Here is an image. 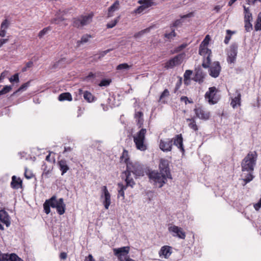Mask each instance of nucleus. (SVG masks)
<instances>
[{"instance_id": "obj_19", "label": "nucleus", "mask_w": 261, "mask_h": 261, "mask_svg": "<svg viewBox=\"0 0 261 261\" xmlns=\"http://www.w3.org/2000/svg\"><path fill=\"white\" fill-rule=\"evenodd\" d=\"M120 8V3L118 0H116L108 9L107 17L110 18L114 16V13Z\"/></svg>"}, {"instance_id": "obj_51", "label": "nucleus", "mask_w": 261, "mask_h": 261, "mask_svg": "<svg viewBox=\"0 0 261 261\" xmlns=\"http://www.w3.org/2000/svg\"><path fill=\"white\" fill-rule=\"evenodd\" d=\"M96 77V74L92 72H90L88 75L85 77V81L87 82H92V80Z\"/></svg>"}, {"instance_id": "obj_56", "label": "nucleus", "mask_w": 261, "mask_h": 261, "mask_svg": "<svg viewBox=\"0 0 261 261\" xmlns=\"http://www.w3.org/2000/svg\"><path fill=\"white\" fill-rule=\"evenodd\" d=\"M111 82V81L110 80L103 79L101 80L99 85L100 87L108 86V85H110Z\"/></svg>"}, {"instance_id": "obj_60", "label": "nucleus", "mask_w": 261, "mask_h": 261, "mask_svg": "<svg viewBox=\"0 0 261 261\" xmlns=\"http://www.w3.org/2000/svg\"><path fill=\"white\" fill-rule=\"evenodd\" d=\"M254 207L256 211H258L261 207V197L259 200L254 204Z\"/></svg>"}, {"instance_id": "obj_10", "label": "nucleus", "mask_w": 261, "mask_h": 261, "mask_svg": "<svg viewBox=\"0 0 261 261\" xmlns=\"http://www.w3.org/2000/svg\"><path fill=\"white\" fill-rule=\"evenodd\" d=\"M154 0H139L138 3L141 5L134 12L136 14H140L146 9L154 5Z\"/></svg>"}, {"instance_id": "obj_62", "label": "nucleus", "mask_w": 261, "mask_h": 261, "mask_svg": "<svg viewBox=\"0 0 261 261\" xmlns=\"http://www.w3.org/2000/svg\"><path fill=\"white\" fill-rule=\"evenodd\" d=\"M24 175L28 179H30L33 177V174L31 173H28L27 169H25Z\"/></svg>"}, {"instance_id": "obj_43", "label": "nucleus", "mask_w": 261, "mask_h": 261, "mask_svg": "<svg viewBox=\"0 0 261 261\" xmlns=\"http://www.w3.org/2000/svg\"><path fill=\"white\" fill-rule=\"evenodd\" d=\"M248 172V173L246 175L243 176V177H244L243 180L245 181L244 185L251 181L254 178V176L252 175L253 172Z\"/></svg>"}, {"instance_id": "obj_17", "label": "nucleus", "mask_w": 261, "mask_h": 261, "mask_svg": "<svg viewBox=\"0 0 261 261\" xmlns=\"http://www.w3.org/2000/svg\"><path fill=\"white\" fill-rule=\"evenodd\" d=\"M173 145L172 140L166 139L161 140L160 141V148L164 152H168L171 150Z\"/></svg>"}, {"instance_id": "obj_38", "label": "nucleus", "mask_w": 261, "mask_h": 261, "mask_svg": "<svg viewBox=\"0 0 261 261\" xmlns=\"http://www.w3.org/2000/svg\"><path fill=\"white\" fill-rule=\"evenodd\" d=\"M152 27L147 28L144 30H143L134 35V37L136 38H139L143 36L145 34L147 33L150 32L151 29H152Z\"/></svg>"}, {"instance_id": "obj_53", "label": "nucleus", "mask_w": 261, "mask_h": 261, "mask_svg": "<svg viewBox=\"0 0 261 261\" xmlns=\"http://www.w3.org/2000/svg\"><path fill=\"white\" fill-rule=\"evenodd\" d=\"M251 20H245V28L247 32H250L252 30V25L250 22Z\"/></svg>"}, {"instance_id": "obj_36", "label": "nucleus", "mask_w": 261, "mask_h": 261, "mask_svg": "<svg viewBox=\"0 0 261 261\" xmlns=\"http://www.w3.org/2000/svg\"><path fill=\"white\" fill-rule=\"evenodd\" d=\"M84 98L88 102H91L94 101V97L89 92L86 91L83 93Z\"/></svg>"}, {"instance_id": "obj_57", "label": "nucleus", "mask_w": 261, "mask_h": 261, "mask_svg": "<svg viewBox=\"0 0 261 261\" xmlns=\"http://www.w3.org/2000/svg\"><path fill=\"white\" fill-rule=\"evenodd\" d=\"M9 81L11 83L16 82L18 83L19 82V76L18 73H15L12 77L9 79Z\"/></svg>"}, {"instance_id": "obj_40", "label": "nucleus", "mask_w": 261, "mask_h": 261, "mask_svg": "<svg viewBox=\"0 0 261 261\" xmlns=\"http://www.w3.org/2000/svg\"><path fill=\"white\" fill-rule=\"evenodd\" d=\"M254 29L256 31L261 30V12H259L258 14Z\"/></svg>"}, {"instance_id": "obj_22", "label": "nucleus", "mask_w": 261, "mask_h": 261, "mask_svg": "<svg viewBox=\"0 0 261 261\" xmlns=\"http://www.w3.org/2000/svg\"><path fill=\"white\" fill-rule=\"evenodd\" d=\"M0 222L5 224L7 227L10 225L9 216L5 210H0Z\"/></svg>"}, {"instance_id": "obj_23", "label": "nucleus", "mask_w": 261, "mask_h": 261, "mask_svg": "<svg viewBox=\"0 0 261 261\" xmlns=\"http://www.w3.org/2000/svg\"><path fill=\"white\" fill-rule=\"evenodd\" d=\"M241 95L240 92L238 90H236L235 96L231 98L230 103V105L233 109L241 105Z\"/></svg>"}, {"instance_id": "obj_7", "label": "nucleus", "mask_w": 261, "mask_h": 261, "mask_svg": "<svg viewBox=\"0 0 261 261\" xmlns=\"http://www.w3.org/2000/svg\"><path fill=\"white\" fill-rule=\"evenodd\" d=\"M185 55V53L180 54L170 59L165 63V68L167 69H172L175 66L180 65L182 63Z\"/></svg>"}, {"instance_id": "obj_30", "label": "nucleus", "mask_w": 261, "mask_h": 261, "mask_svg": "<svg viewBox=\"0 0 261 261\" xmlns=\"http://www.w3.org/2000/svg\"><path fill=\"white\" fill-rule=\"evenodd\" d=\"M41 169L43 170L42 176L45 178H48L52 169L51 166H48L46 163H43L42 165Z\"/></svg>"}, {"instance_id": "obj_48", "label": "nucleus", "mask_w": 261, "mask_h": 261, "mask_svg": "<svg viewBox=\"0 0 261 261\" xmlns=\"http://www.w3.org/2000/svg\"><path fill=\"white\" fill-rule=\"evenodd\" d=\"M211 40L210 37L208 35H207L203 40L202 41L199 46L202 47H207L208 44H209L210 41Z\"/></svg>"}, {"instance_id": "obj_64", "label": "nucleus", "mask_w": 261, "mask_h": 261, "mask_svg": "<svg viewBox=\"0 0 261 261\" xmlns=\"http://www.w3.org/2000/svg\"><path fill=\"white\" fill-rule=\"evenodd\" d=\"M85 261H95L93 258L92 255L91 254H89L88 257H87L85 260Z\"/></svg>"}, {"instance_id": "obj_35", "label": "nucleus", "mask_w": 261, "mask_h": 261, "mask_svg": "<svg viewBox=\"0 0 261 261\" xmlns=\"http://www.w3.org/2000/svg\"><path fill=\"white\" fill-rule=\"evenodd\" d=\"M72 25L73 27L77 28H82V27H84L83 23H82L81 16L79 17L74 18L73 19Z\"/></svg>"}, {"instance_id": "obj_20", "label": "nucleus", "mask_w": 261, "mask_h": 261, "mask_svg": "<svg viewBox=\"0 0 261 261\" xmlns=\"http://www.w3.org/2000/svg\"><path fill=\"white\" fill-rule=\"evenodd\" d=\"M10 21L8 19H5L2 21L0 28V37H5L7 33V30L10 25Z\"/></svg>"}, {"instance_id": "obj_58", "label": "nucleus", "mask_w": 261, "mask_h": 261, "mask_svg": "<svg viewBox=\"0 0 261 261\" xmlns=\"http://www.w3.org/2000/svg\"><path fill=\"white\" fill-rule=\"evenodd\" d=\"M169 95V91L168 89H166L164 90V91L162 93L160 97V100H161L163 99L165 97H168Z\"/></svg>"}, {"instance_id": "obj_4", "label": "nucleus", "mask_w": 261, "mask_h": 261, "mask_svg": "<svg viewBox=\"0 0 261 261\" xmlns=\"http://www.w3.org/2000/svg\"><path fill=\"white\" fill-rule=\"evenodd\" d=\"M146 129H141L138 132L133 136L134 142L137 149L144 151L147 149V146L145 143V135Z\"/></svg>"}, {"instance_id": "obj_9", "label": "nucleus", "mask_w": 261, "mask_h": 261, "mask_svg": "<svg viewBox=\"0 0 261 261\" xmlns=\"http://www.w3.org/2000/svg\"><path fill=\"white\" fill-rule=\"evenodd\" d=\"M101 191L102 193L100 195V198L105 208L108 210L111 203V195L106 186H103L101 188Z\"/></svg>"}, {"instance_id": "obj_12", "label": "nucleus", "mask_w": 261, "mask_h": 261, "mask_svg": "<svg viewBox=\"0 0 261 261\" xmlns=\"http://www.w3.org/2000/svg\"><path fill=\"white\" fill-rule=\"evenodd\" d=\"M168 231L174 237H177L181 239H185L186 238V233L183 231L182 229L176 225H171L169 226L168 227Z\"/></svg>"}, {"instance_id": "obj_21", "label": "nucleus", "mask_w": 261, "mask_h": 261, "mask_svg": "<svg viewBox=\"0 0 261 261\" xmlns=\"http://www.w3.org/2000/svg\"><path fill=\"white\" fill-rule=\"evenodd\" d=\"M172 140V141H173V144L176 146L181 151L184 152L185 150L183 146V139L181 135H177Z\"/></svg>"}, {"instance_id": "obj_59", "label": "nucleus", "mask_w": 261, "mask_h": 261, "mask_svg": "<svg viewBox=\"0 0 261 261\" xmlns=\"http://www.w3.org/2000/svg\"><path fill=\"white\" fill-rule=\"evenodd\" d=\"M180 101H184L186 105H187L188 103H193L192 100H189L187 96H182L180 97Z\"/></svg>"}, {"instance_id": "obj_25", "label": "nucleus", "mask_w": 261, "mask_h": 261, "mask_svg": "<svg viewBox=\"0 0 261 261\" xmlns=\"http://www.w3.org/2000/svg\"><path fill=\"white\" fill-rule=\"evenodd\" d=\"M58 165L60 170L61 171L62 175H63L69 169L67 162L65 160H61L58 161Z\"/></svg>"}, {"instance_id": "obj_26", "label": "nucleus", "mask_w": 261, "mask_h": 261, "mask_svg": "<svg viewBox=\"0 0 261 261\" xmlns=\"http://www.w3.org/2000/svg\"><path fill=\"white\" fill-rule=\"evenodd\" d=\"M65 207L66 205L64 202L63 199L62 198L59 199L58 203L56 205V207L57 213L60 215H63L65 213Z\"/></svg>"}, {"instance_id": "obj_11", "label": "nucleus", "mask_w": 261, "mask_h": 261, "mask_svg": "<svg viewBox=\"0 0 261 261\" xmlns=\"http://www.w3.org/2000/svg\"><path fill=\"white\" fill-rule=\"evenodd\" d=\"M67 11L65 10H59L56 14L55 18L51 19V23L53 24H59L60 25L66 26L67 23L64 22L65 18L63 16L66 13Z\"/></svg>"}, {"instance_id": "obj_2", "label": "nucleus", "mask_w": 261, "mask_h": 261, "mask_svg": "<svg viewBox=\"0 0 261 261\" xmlns=\"http://www.w3.org/2000/svg\"><path fill=\"white\" fill-rule=\"evenodd\" d=\"M131 173H133L136 177L143 176L144 171L142 167L136 162H131L127 163L126 170L123 172L122 178H125V181L126 182L127 186L133 188L135 185V182L131 175Z\"/></svg>"}, {"instance_id": "obj_45", "label": "nucleus", "mask_w": 261, "mask_h": 261, "mask_svg": "<svg viewBox=\"0 0 261 261\" xmlns=\"http://www.w3.org/2000/svg\"><path fill=\"white\" fill-rule=\"evenodd\" d=\"M245 19L247 20H252V14L249 12V8L244 6Z\"/></svg>"}, {"instance_id": "obj_28", "label": "nucleus", "mask_w": 261, "mask_h": 261, "mask_svg": "<svg viewBox=\"0 0 261 261\" xmlns=\"http://www.w3.org/2000/svg\"><path fill=\"white\" fill-rule=\"evenodd\" d=\"M126 185H124L122 183H119L118 184V197L119 198L120 197H122V199H124V191L126 189L127 187H129L127 185V183L125 181Z\"/></svg>"}, {"instance_id": "obj_34", "label": "nucleus", "mask_w": 261, "mask_h": 261, "mask_svg": "<svg viewBox=\"0 0 261 261\" xmlns=\"http://www.w3.org/2000/svg\"><path fill=\"white\" fill-rule=\"evenodd\" d=\"M72 99V96L69 93H63L58 96V100L61 101L64 100L71 101Z\"/></svg>"}, {"instance_id": "obj_27", "label": "nucleus", "mask_w": 261, "mask_h": 261, "mask_svg": "<svg viewBox=\"0 0 261 261\" xmlns=\"http://www.w3.org/2000/svg\"><path fill=\"white\" fill-rule=\"evenodd\" d=\"M204 76L205 74L202 70L201 69H198L196 71L193 80L199 83H201L203 82Z\"/></svg>"}, {"instance_id": "obj_44", "label": "nucleus", "mask_w": 261, "mask_h": 261, "mask_svg": "<svg viewBox=\"0 0 261 261\" xmlns=\"http://www.w3.org/2000/svg\"><path fill=\"white\" fill-rule=\"evenodd\" d=\"M132 65H129L127 63H122L119 65H118L116 67V70H127L130 68L132 67Z\"/></svg>"}, {"instance_id": "obj_47", "label": "nucleus", "mask_w": 261, "mask_h": 261, "mask_svg": "<svg viewBox=\"0 0 261 261\" xmlns=\"http://www.w3.org/2000/svg\"><path fill=\"white\" fill-rule=\"evenodd\" d=\"M51 30V28L50 27H48L44 28L38 34V37L41 38H42L45 35L48 33Z\"/></svg>"}, {"instance_id": "obj_1", "label": "nucleus", "mask_w": 261, "mask_h": 261, "mask_svg": "<svg viewBox=\"0 0 261 261\" xmlns=\"http://www.w3.org/2000/svg\"><path fill=\"white\" fill-rule=\"evenodd\" d=\"M160 172L153 171L150 172L149 176L155 183L159 184L161 188L167 181V178H172L169 168V162L165 159H161L159 165Z\"/></svg>"}, {"instance_id": "obj_18", "label": "nucleus", "mask_w": 261, "mask_h": 261, "mask_svg": "<svg viewBox=\"0 0 261 261\" xmlns=\"http://www.w3.org/2000/svg\"><path fill=\"white\" fill-rule=\"evenodd\" d=\"M172 253V248L171 246L165 245L162 246L159 251V256L161 258L168 259Z\"/></svg>"}, {"instance_id": "obj_61", "label": "nucleus", "mask_w": 261, "mask_h": 261, "mask_svg": "<svg viewBox=\"0 0 261 261\" xmlns=\"http://www.w3.org/2000/svg\"><path fill=\"white\" fill-rule=\"evenodd\" d=\"M9 41L8 38L1 39H0V47H1L4 44L7 43Z\"/></svg>"}, {"instance_id": "obj_29", "label": "nucleus", "mask_w": 261, "mask_h": 261, "mask_svg": "<svg viewBox=\"0 0 261 261\" xmlns=\"http://www.w3.org/2000/svg\"><path fill=\"white\" fill-rule=\"evenodd\" d=\"M193 16V13H190L189 14H187L186 15H184L182 16H181V19H177L171 25H170V28L171 29H172V28L173 27H178V26H180V25H181L182 23V21L181 20V19H184V18H189V17H191Z\"/></svg>"}, {"instance_id": "obj_54", "label": "nucleus", "mask_w": 261, "mask_h": 261, "mask_svg": "<svg viewBox=\"0 0 261 261\" xmlns=\"http://www.w3.org/2000/svg\"><path fill=\"white\" fill-rule=\"evenodd\" d=\"M188 44L187 43H184L179 46L176 47L174 49V52L175 53H178L183 50L184 48H185L187 46Z\"/></svg>"}, {"instance_id": "obj_42", "label": "nucleus", "mask_w": 261, "mask_h": 261, "mask_svg": "<svg viewBox=\"0 0 261 261\" xmlns=\"http://www.w3.org/2000/svg\"><path fill=\"white\" fill-rule=\"evenodd\" d=\"M73 150V148L71 147H65L64 151L63 152V153L65 155V156L67 158H70L71 160H72L71 155L70 154L71 153H72Z\"/></svg>"}, {"instance_id": "obj_33", "label": "nucleus", "mask_w": 261, "mask_h": 261, "mask_svg": "<svg viewBox=\"0 0 261 261\" xmlns=\"http://www.w3.org/2000/svg\"><path fill=\"white\" fill-rule=\"evenodd\" d=\"M21 185V181L19 179H17L15 176L12 177V181L11 183V187L13 189H18Z\"/></svg>"}, {"instance_id": "obj_32", "label": "nucleus", "mask_w": 261, "mask_h": 261, "mask_svg": "<svg viewBox=\"0 0 261 261\" xmlns=\"http://www.w3.org/2000/svg\"><path fill=\"white\" fill-rule=\"evenodd\" d=\"M93 16L92 14L81 16L83 26L87 25L92 21Z\"/></svg>"}, {"instance_id": "obj_41", "label": "nucleus", "mask_w": 261, "mask_h": 261, "mask_svg": "<svg viewBox=\"0 0 261 261\" xmlns=\"http://www.w3.org/2000/svg\"><path fill=\"white\" fill-rule=\"evenodd\" d=\"M120 16H119L115 18L114 19L112 20V21H110L107 24V28L108 29H111L114 28L117 23L118 22L119 19H120Z\"/></svg>"}, {"instance_id": "obj_50", "label": "nucleus", "mask_w": 261, "mask_h": 261, "mask_svg": "<svg viewBox=\"0 0 261 261\" xmlns=\"http://www.w3.org/2000/svg\"><path fill=\"white\" fill-rule=\"evenodd\" d=\"M171 30H172V31L170 33H166L165 34V38H166L168 39H172L176 36V34L175 32V30L174 29H173L172 28L171 29Z\"/></svg>"}, {"instance_id": "obj_5", "label": "nucleus", "mask_w": 261, "mask_h": 261, "mask_svg": "<svg viewBox=\"0 0 261 261\" xmlns=\"http://www.w3.org/2000/svg\"><path fill=\"white\" fill-rule=\"evenodd\" d=\"M113 250L114 255L120 261H135L127 255L129 251V247L128 246L114 248Z\"/></svg>"}, {"instance_id": "obj_24", "label": "nucleus", "mask_w": 261, "mask_h": 261, "mask_svg": "<svg viewBox=\"0 0 261 261\" xmlns=\"http://www.w3.org/2000/svg\"><path fill=\"white\" fill-rule=\"evenodd\" d=\"M2 261H23L14 253L3 254Z\"/></svg>"}, {"instance_id": "obj_13", "label": "nucleus", "mask_w": 261, "mask_h": 261, "mask_svg": "<svg viewBox=\"0 0 261 261\" xmlns=\"http://www.w3.org/2000/svg\"><path fill=\"white\" fill-rule=\"evenodd\" d=\"M238 46L237 44H232L227 52V61L229 63H233L235 62L238 54Z\"/></svg>"}, {"instance_id": "obj_8", "label": "nucleus", "mask_w": 261, "mask_h": 261, "mask_svg": "<svg viewBox=\"0 0 261 261\" xmlns=\"http://www.w3.org/2000/svg\"><path fill=\"white\" fill-rule=\"evenodd\" d=\"M217 90L215 87H210L208 91L205 93V98L207 100L210 104L214 105L218 101L216 96Z\"/></svg>"}, {"instance_id": "obj_39", "label": "nucleus", "mask_w": 261, "mask_h": 261, "mask_svg": "<svg viewBox=\"0 0 261 261\" xmlns=\"http://www.w3.org/2000/svg\"><path fill=\"white\" fill-rule=\"evenodd\" d=\"M91 38V36L88 34H85V35H83L82 37L81 40L77 41V45L78 46H80L81 44L87 43L89 41V39Z\"/></svg>"}, {"instance_id": "obj_55", "label": "nucleus", "mask_w": 261, "mask_h": 261, "mask_svg": "<svg viewBox=\"0 0 261 261\" xmlns=\"http://www.w3.org/2000/svg\"><path fill=\"white\" fill-rule=\"evenodd\" d=\"M30 85V82H27L21 85L19 88L16 91V93L19 91H22L25 90Z\"/></svg>"}, {"instance_id": "obj_15", "label": "nucleus", "mask_w": 261, "mask_h": 261, "mask_svg": "<svg viewBox=\"0 0 261 261\" xmlns=\"http://www.w3.org/2000/svg\"><path fill=\"white\" fill-rule=\"evenodd\" d=\"M58 203V200L56 196H53L49 199L46 200L43 204L44 212L48 214L50 212V207L56 208V205Z\"/></svg>"}, {"instance_id": "obj_31", "label": "nucleus", "mask_w": 261, "mask_h": 261, "mask_svg": "<svg viewBox=\"0 0 261 261\" xmlns=\"http://www.w3.org/2000/svg\"><path fill=\"white\" fill-rule=\"evenodd\" d=\"M135 118L139 127H141L143 123V114L141 111L136 112Z\"/></svg>"}, {"instance_id": "obj_3", "label": "nucleus", "mask_w": 261, "mask_h": 261, "mask_svg": "<svg viewBox=\"0 0 261 261\" xmlns=\"http://www.w3.org/2000/svg\"><path fill=\"white\" fill-rule=\"evenodd\" d=\"M257 153L255 151L249 152L243 159L242 162V169L243 172H253L254 167L256 164Z\"/></svg>"}, {"instance_id": "obj_52", "label": "nucleus", "mask_w": 261, "mask_h": 261, "mask_svg": "<svg viewBox=\"0 0 261 261\" xmlns=\"http://www.w3.org/2000/svg\"><path fill=\"white\" fill-rule=\"evenodd\" d=\"M12 87L11 86H6L1 90H0V95L5 94L9 92L11 89Z\"/></svg>"}, {"instance_id": "obj_37", "label": "nucleus", "mask_w": 261, "mask_h": 261, "mask_svg": "<svg viewBox=\"0 0 261 261\" xmlns=\"http://www.w3.org/2000/svg\"><path fill=\"white\" fill-rule=\"evenodd\" d=\"M187 122H190L188 125L190 128L196 131L198 130V126L196 125V122L193 118H188L186 119Z\"/></svg>"}, {"instance_id": "obj_16", "label": "nucleus", "mask_w": 261, "mask_h": 261, "mask_svg": "<svg viewBox=\"0 0 261 261\" xmlns=\"http://www.w3.org/2000/svg\"><path fill=\"white\" fill-rule=\"evenodd\" d=\"M195 113L197 118L202 120H207L210 117V112L201 107L194 109Z\"/></svg>"}, {"instance_id": "obj_49", "label": "nucleus", "mask_w": 261, "mask_h": 261, "mask_svg": "<svg viewBox=\"0 0 261 261\" xmlns=\"http://www.w3.org/2000/svg\"><path fill=\"white\" fill-rule=\"evenodd\" d=\"M192 74V71L187 70L184 73V83L186 84L187 81H190V76Z\"/></svg>"}, {"instance_id": "obj_14", "label": "nucleus", "mask_w": 261, "mask_h": 261, "mask_svg": "<svg viewBox=\"0 0 261 261\" xmlns=\"http://www.w3.org/2000/svg\"><path fill=\"white\" fill-rule=\"evenodd\" d=\"M209 74L213 77L216 78L219 76L221 67L219 62H214L209 64Z\"/></svg>"}, {"instance_id": "obj_46", "label": "nucleus", "mask_w": 261, "mask_h": 261, "mask_svg": "<svg viewBox=\"0 0 261 261\" xmlns=\"http://www.w3.org/2000/svg\"><path fill=\"white\" fill-rule=\"evenodd\" d=\"M121 160L122 162H125L126 164L127 163L129 162H128L129 158L128 155V152L126 150H123L122 155L121 156Z\"/></svg>"}, {"instance_id": "obj_6", "label": "nucleus", "mask_w": 261, "mask_h": 261, "mask_svg": "<svg viewBox=\"0 0 261 261\" xmlns=\"http://www.w3.org/2000/svg\"><path fill=\"white\" fill-rule=\"evenodd\" d=\"M211 50L209 49L207 47L199 46V54L203 57V61L202 63V66L204 68H207L209 66V64L211 61Z\"/></svg>"}, {"instance_id": "obj_63", "label": "nucleus", "mask_w": 261, "mask_h": 261, "mask_svg": "<svg viewBox=\"0 0 261 261\" xmlns=\"http://www.w3.org/2000/svg\"><path fill=\"white\" fill-rule=\"evenodd\" d=\"M67 255L66 252H63L60 253V258L61 259H65L67 258Z\"/></svg>"}]
</instances>
